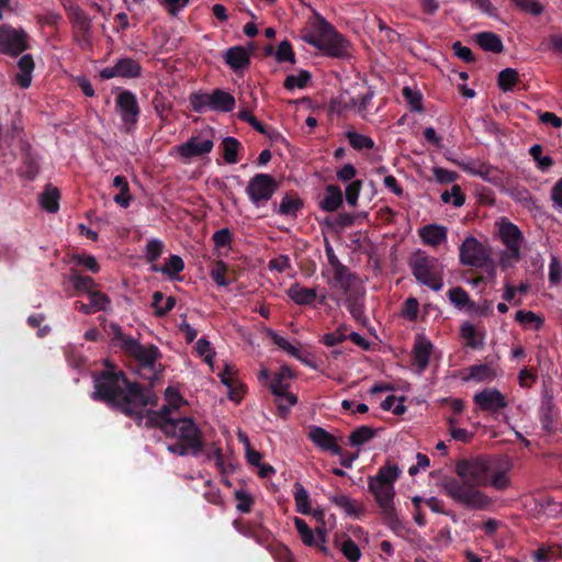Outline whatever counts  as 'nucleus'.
<instances>
[{"mask_svg": "<svg viewBox=\"0 0 562 562\" xmlns=\"http://www.w3.org/2000/svg\"><path fill=\"white\" fill-rule=\"evenodd\" d=\"M69 281L71 282L74 289L79 293H87L89 295L90 292L94 291V280L89 276H82L78 273L76 270H72L69 277Z\"/></svg>", "mask_w": 562, "mask_h": 562, "instance_id": "36", "label": "nucleus"}, {"mask_svg": "<svg viewBox=\"0 0 562 562\" xmlns=\"http://www.w3.org/2000/svg\"><path fill=\"white\" fill-rule=\"evenodd\" d=\"M116 102L123 121L134 125L139 114V106L135 95L130 91H123L119 94Z\"/></svg>", "mask_w": 562, "mask_h": 562, "instance_id": "14", "label": "nucleus"}, {"mask_svg": "<svg viewBox=\"0 0 562 562\" xmlns=\"http://www.w3.org/2000/svg\"><path fill=\"white\" fill-rule=\"evenodd\" d=\"M176 305V299L173 296L165 295L160 291H156L153 294L151 306L155 308V315L162 317L167 315Z\"/></svg>", "mask_w": 562, "mask_h": 562, "instance_id": "34", "label": "nucleus"}, {"mask_svg": "<svg viewBox=\"0 0 562 562\" xmlns=\"http://www.w3.org/2000/svg\"><path fill=\"white\" fill-rule=\"evenodd\" d=\"M491 256V248L473 236L467 237L459 247V260L462 266L476 268L485 265Z\"/></svg>", "mask_w": 562, "mask_h": 562, "instance_id": "7", "label": "nucleus"}, {"mask_svg": "<svg viewBox=\"0 0 562 562\" xmlns=\"http://www.w3.org/2000/svg\"><path fill=\"white\" fill-rule=\"evenodd\" d=\"M175 437L188 443L191 448V454L193 456H199L204 448L202 432L191 417L178 418L177 434Z\"/></svg>", "mask_w": 562, "mask_h": 562, "instance_id": "9", "label": "nucleus"}, {"mask_svg": "<svg viewBox=\"0 0 562 562\" xmlns=\"http://www.w3.org/2000/svg\"><path fill=\"white\" fill-rule=\"evenodd\" d=\"M475 42L486 52L501 54L504 50V45L499 36L492 32H482L476 34Z\"/></svg>", "mask_w": 562, "mask_h": 562, "instance_id": "29", "label": "nucleus"}, {"mask_svg": "<svg viewBox=\"0 0 562 562\" xmlns=\"http://www.w3.org/2000/svg\"><path fill=\"white\" fill-rule=\"evenodd\" d=\"M307 438L322 451L331 454H341L342 449L337 443L336 437L319 426H311Z\"/></svg>", "mask_w": 562, "mask_h": 562, "instance_id": "13", "label": "nucleus"}, {"mask_svg": "<svg viewBox=\"0 0 562 562\" xmlns=\"http://www.w3.org/2000/svg\"><path fill=\"white\" fill-rule=\"evenodd\" d=\"M521 259V249L513 247V249H505L499 255V266L502 270H507L514 267Z\"/></svg>", "mask_w": 562, "mask_h": 562, "instance_id": "47", "label": "nucleus"}, {"mask_svg": "<svg viewBox=\"0 0 562 562\" xmlns=\"http://www.w3.org/2000/svg\"><path fill=\"white\" fill-rule=\"evenodd\" d=\"M60 190L52 183H46L43 191L38 193L37 202L40 207L50 214L59 211Z\"/></svg>", "mask_w": 562, "mask_h": 562, "instance_id": "16", "label": "nucleus"}, {"mask_svg": "<svg viewBox=\"0 0 562 562\" xmlns=\"http://www.w3.org/2000/svg\"><path fill=\"white\" fill-rule=\"evenodd\" d=\"M469 375L465 380H473L475 382L492 381L496 376L494 367L490 363H480L469 367Z\"/></svg>", "mask_w": 562, "mask_h": 562, "instance_id": "30", "label": "nucleus"}, {"mask_svg": "<svg viewBox=\"0 0 562 562\" xmlns=\"http://www.w3.org/2000/svg\"><path fill=\"white\" fill-rule=\"evenodd\" d=\"M346 326H339L335 331L323 335L321 342L328 347L337 346L347 339Z\"/></svg>", "mask_w": 562, "mask_h": 562, "instance_id": "58", "label": "nucleus"}, {"mask_svg": "<svg viewBox=\"0 0 562 562\" xmlns=\"http://www.w3.org/2000/svg\"><path fill=\"white\" fill-rule=\"evenodd\" d=\"M498 86L503 91L512 90L518 82V72L516 69L506 68L498 74Z\"/></svg>", "mask_w": 562, "mask_h": 562, "instance_id": "49", "label": "nucleus"}, {"mask_svg": "<svg viewBox=\"0 0 562 562\" xmlns=\"http://www.w3.org/2000/svg\"><path fill=\"white\" fill-rule=\"evenodd\" d=\"M294 525L302 542L305 546L313 547L314 544H316L317 535L315 536V532L310 528V526L306 524L304 519L295 517Z\"/></svg>", "mask_w": 562, "mask_h": 562, "instance_id": "42", "label": "nucleus"}, {"mask_svg": "<svg viewBox=\"0 0 562 562\" xmlns=\"http://www.w3.org/2000/svg\"><path fill=\"white\" fill-rule=\"evenodd\" d=\"M513 4L519 10L538 16L543 12V5L538 0H512Z\"/></svg>", "mask_w": 562, "mask_h": 562, "instance_id": "52", "label": "nucleus"}, {"mask_svg": "<svg viewBox=\"0 0 562 562\" xmlns=\"http://www.w3.org/2000/svg\"><path fill=\"white\" fill-rule=\"evenodd\" d=\"M155 112L162 123H167V113L172 110L170 102L161 92H157L153 100Z\"/></svg>", "mask_w": 562, "mask_h": 562, "instance_id": "46", "label": "nucleus"}, {"mask_svg": "<svg viewBox=\"0 0 562 562\" xmlns=\"http://www.w3.org/2000/svg\"><path fill=\"white\" fill-rule=\"evenodd\" d=\"M474 404L483 412L496 415L507 407L508 402L502 392L495 387L484 389L473 396Z\"/></svg>", "mask_w": 562, "mask_h": 562, "instance_id": "11", "label": "nucleus"}, {"mask_svg": "<svg viewBox=\"0 0 562 562\" xmlns=\"http://www.w3.org/2000/svg\"><path fill=\"white\" fill-rule=\"evenodd\" d=\"M212 240L216 248H229L233 241V233L228 228H222L216 231Z\"/></svg>", "mask_w": 562, "mask_h": 562, "instance_id": "64", "label": "nucleus"}, {"mask_svg": "<svg viewBox=\"0 0 562 562\" xmlns=\"http://www.w3.org/2000/svg\"><path fill=\"white\" fill-rule=\"evenodd\" d=\"M270 552L277 562H295L291 550L283 543L272 544Z\"/></svg>", "mask_w": 562, "mask_h": 562, "instance_id": "59", "label": "nucleus"}, {"mask_svg": "<svg viewBox=\"0 0 562 562\" xmlns=\"http://www.w3.org/2000/svg\"><path fill=\"white\" fill-rule=\"evenodd\" d=\"M311 78V75L306 70H301L299 76L290 75L285 78L284 87L289 90H292L294 88H304L306 87L308 80Z\"/></svg>", "mask_w": 562, "mask_h": 562, "instance_id": "62", "label": "nucleus"}, {"mask_svg": "<svg viewBox=\"0 0 562 562\" xmlns=\"http://www.w3.org/2000/svg\"><path fill=\"white\" fill-rule=\"evenodd\" d=\"M440 198L443 203H451L456 207L462 206L465 201V195L458 184H453L450 190L443 191Z\"/></svg>", "mask_w": 562, "mask_h": 562, "instance_id": "45", "label": "nucleus"}, {"mask_svg": "<svg viewBox=\"0 0 562 562\" xmlns=\"http://www.w3.org/2000/svg\"><path fill=\"white\" fill-rule=\"evenodd\" d=\"M184 262L178 255H171L166 263L161 267L160 271L168 277L172 278L183 271Z\"/></svg>", "mask_w": 562, "mask_h": 562, "instance_id": "51", "label": "nucleus"}, {"mask_svg": "<svg viewBox=\"0 0 562 562\" xmlns=\"http://www.w3.org/2000/svg\"><path fill=\"white\" fill-rule=\"evenodd\" d=\"M106 334L111 337V344L124 350V341L132 340L133 337L125 335L116 323H111L105 327Z\"/></svg>", "mask_w": 562, "mask_h": 562, "instance_id": "44", "label": "nucleus"}, {"mask_svg": "<svg viewBox=\"0 0 562 562\" xmlns=\"http://www.w3.org/2000/svg\"><path fill=\"white\" fill-rule=\"evenodd\" d=\"M499 237L502 243L506 246V249H513V247L521 248L524 240L522 233L517 225L506 218H502L499 223Z\"/></svg>", "mask_w": 562, "mask_h": 562, "instance_id": "17", "label": "nucleus"}, {"mask_svg": "<svg viewBox=\"0 0 562 562\" xmlns=\"http://www.w3.org/2000/svg\"><path fill=\"white\" fill-rule=\"evenodd\" d=\"M70 21L74 27L81 34L82 38L86 41L87 35L91 29V19H89L83 11L79 8H71L69 14Z\"/></svg>", "mask_w": 562, "mask_h": 562, "instance_id": "32", "label": "nucleus"}, {"mask_svg": "<svg viewBox=\"0 0 562 562\" xmlns=\"http://www.w3.org/2000/svg\"><path fill=\"white\" fill-rule=\"evenodd\" d=\"M213 111L231 112L235 106V98L222 89H215L212 92Z\"/></svg>", "mask_w": 562, "mask_h": 562, "instance_id": "31", "label": "nucleus"}, {"mask_svg": "<svg viewBox=\"0 0 562 562\" xmlns=\"http://www.w3.org/2000/svg\"><path fill=\"white\" fill-rule=\"evenodd\" d=\"M223 147H224V153H223L224 160L228 164L236 162L238 147H239L238 140L234 137H226L223 140Z\"/></svg>", "mask_w": 562, "mask_h": 562, "instance_id": "53", "label": "nucleus"}, {"mask_svg": "<svg viewBox=\"0 0 562 562\" xmlns=\"http://www.w3.org/2000/svg\"><path fill=\"white\" fill-rule=\"evenodd\" d=\"M362 183L359 179L350 182L345 189V196L347 204L351 207H356L358 204V198L360 194Z\"/></svg>", "mask_w": 562, "mask_h": 562, "instance_id": "63", "label": "nucleus"}, {"mask_svg": "<svg viewBox=\"0 0 562 562\" xmlns=\"http://www.w3.org/2000/svg\"><path fill=\"white\" fill-rule=\"evenodd\" d=\"M335 286L338 285L345 294L352 293L363 288L360 278L357 273L351 272L350 269L345 266L342 269L334 272Z\"/></svg>", "mask_w": 562, "mask_h": 562, "instance_id": "15", "label": "nucleus"}, {"mask_svg": "<svg viewBox=\"0 0 562 562\" xmlns=\"http://www.w3.org/2000/svg\"><path fill=\"white\" fill-rule=\"evenodd\" d=\"M294 502L296 512L302 515H308L312 512L310 495L305 487L300 483L295 482L294 484Z\"/></svg>", "mask_w": 562, "mask_h": 562, "instance_id": "33", "label": "nucleus"}, {"mask_svg": "<svg viewBox=\"0 0 562 562\" xmlns=\"http://www.w3.org/2000/svg\"><path fill=\"white\" fill-rule=\"evenodd\" d=\"M213 148L211 139H201L199 136L191 137L187 143L178 147V153L184 158L202 156Z\"/></svg>", "mask_w": 562, "mask_h": 562, "instance_id": "18", "label": "nucleus"}, {"mask_svg": "<svg viewBox=\"0 0 562 562\" xmlns=\"http://www.w3.org/2000/svg\"><path fill=\"white\" fill-rule=\"evenodd\" d=\"M190 104L194 112H202L204 109H213L212 93L195 92L189 97Z\"/></svg>", "mask_w": 562, "mask_h": 562, "instance_id": "43", "label": "nucleus"}, {"mask_svg": "<svg viewBox=\"0 0 562 562\" xmlns=\"http://www.w3.org/2000/svg\"><path fill=\"white\" fill-rule=\"evenodd\" d=\"M171 409L169 404L164 405L159 411H148V427H158L167 437H173L177 434V420L170 416Z\"/></svg>", "mask_w": 562, "mask_h": 562, "instance_id": "12", "label": "nucleus"}, {"mask_svg": "<svg viewBox=\"0 0 562 562\" xmlns=\"http://www.w3.org/2000/svg\"><path fill=\"white\" fill-rule=\"evenodd\" d=\"M330 502L341 508L348 516L359 518L363 515V505L349 496L337 493L329 497Z\"/></svg>", "mask_w": 562, "mask_h": 562, "instance_id": "24", "label": "nucleus"}, {"mask_svg": "<svg viewBox=\"0 0 562 562\" xmlns=\"http://www.w3.org/2000/svg\"><path fill=\"white\" fill-rule=\"evenodd\" d=\"M113 187L120 190V192L113 196L114 202L122 207H128L132 195L130 194V188L126 178H113Z\"/></svg>", "mask_w": 562, "mask_h": 562, "instance_id": "38", "label": "nucleus"}, {"mask_svg": "<svg viewBox=\"0 0 562 562\" xmlns=\"http://www.w3.org/2000/svg\"><path fill=\"white\" fill-rule=\"evenodd\" d=\"M347 137L349 139L350 145L358 150L363 148L371 149L374 145L373 140L370 137L361 135L356 132H348Z\"/></svg>", "mask_w": 562, "mask_h": 562, "instance_id": "61", "label": "nucleus"}, {"mask_svg": "<svg viewBox=\"0 0 562 562\" xmlns=\"http://www.w3.org/2000/svg\"><path fill=\"white\" fill-rule=\"evenodd\" d=\"M403 95L412 112H424L423 97L419 91L413 90L411 87H405L403 89Z\"/></svg>", "mask_w": 562, "mask_h": 562, "instance_id": "50", "label": "nucleus"}, {"mask_svg": "<svg viewBox=\"0 0 562 562\" xmlns=\"http://www.w3.org/2000/svg\"><path fill=\"white\" fill-rule=\"evenodd\" d=\"M119 77L135 78L140 74L139 64L131 58H124L116 63Z\"/></svg>", "mask_w": 562, "mask_h": 562, "instance_id": "39", "label": "nucleus"}, {"mask_svg": "<svg viewBox=\"0 0 562 562\" xmlns=\"http://www.w3.org/2000/svg\"><path fill=\"white\" fill-rule=\"evenodd\" d=\"M401 470L396 464L382 465L375 476L369 477L368 490L374 496L384 524L394 532L404 528L394 506V483L400 477Z\"/></svg>", "mask_w": 562, "mask_h": 562, "instance_id": "3", "label": "nucleus"}, {"mask_svg": "<svg viewBox=\"0 0 562 562\" xmlns=\"http://www.w3.org/2000/svg\"><path fill=\"white\" fill-rule=\"evenodd\" d=\"M509 470L508 461L496 465L493 460L484 456L460 459L454 468L458 477L445 476L441 487L448 497L464 508L485 510L491 507L493 501L480 487L492 486L496 491L506 490L510 485L507 476Z\"/></svg>", "mask_w": 562, "mask_h": 562, "instance_id": "1", "label": "nucleus"}, {"mask_svg": "<svg viewBox=\"0 0 562 562\" xmlns=\"http://www.w3.org/2000/svg\"><path fill=\"white\" fill-rule=\"evenodd\" d=\"M274 403L277 406V415L285 419L291 411V407L297 403V396L293 393H285V395H276Z\"/></svg>", "mask_w": 562, "mask_h": 562, "instance_id": "37", "label": "nucleus"}, {"mask_svg": "<svg viewBox=\"0 0 562 562\" xmlns=\"http://www.w3.org/2000/svg\"><path fill=\"white\" fill-rule=\"evenodd\" d=\"M250 50L243 46H235L226 50L223 58L225 63L234 70L246 69L250 64Z\"/></svg>", "mask_w": 562, "mask_h": 562, "instance_id": "20", "label": "nucleus"}, {"mask_svg": "<svg viewBox=\"0 0 562 562\" xmlns=\"http://www.w3.org/2000/svg\"><path fill=\"white\" fill-rule=\"evenodd\" d=\"M123 353L133 360L139 369H146L151 372L147 379L153 386L159 379L161 370H157V361L161 358V352L155 345H142L137 339L124 341Z\"/></svg>", "mask_w": 562, "mask_h": 562, "instance_id": "4", "label": "nucleus"}, {"mask_svg": "<svg viewBox=\"0 0 562 562\" xmlns=\"http://www.w3.org/2000/svg\"><path fill=\"white\" fill-rule=\"evenodd\" d=\"M274 57L278 63L290 61L295 64V55L289 41H282L279 44Z\"/></svg>", "mask_w": 562, "mask_h": 562, "instance_id": "57", "label": "nucleus"}, {"mask_svg": "<svg viewBox=\"0 0 562 562\" xmlns=\"http://www.w3.org/2000/svg\"><path fill=\"white\" fill-rule=\"evenodd\" d=\"M460 336L465 340V346L472 349H481L484 346L485 336L473 324L464 322L460 328Z\"/></svg>", "mask_w": 562, "mask_h": 562, "instance_id": "27", "label": "nucleus"}, {"mask_svg": "<svg viewBox=\"0 0 562 562\" xmlns=\"http://www.w3.org/2000/svg\"><path fill=\"white\" fill-rule=\"evenodd\" d=\"M432 344L427 339L416 340L413 348V360L417 367V373H423L429 366Z\"/></svg>", "mask_w": 562, "mask_h": 562, "instance_id": "21", "label": "nucleus"}, {"mask_svg": "<svg viewBox=\"0 0 562 562\" xmlns=\"http://www.w3.org/2000/svg\"><path fill=\"white\" fill-rule=\"evenodd\" d=\"M360 98L350 95V91H346L345 95L330 102V110L341 114L344 111L349 109H357Z\"/></svg>", "mask_w": 562, "mask_h": 562, "instance_id": "40", "label": "nucleus"}, {"mask_svg": "<svg viewBox=\"0 0 562 562\" xmlns=\"http://www.w3.org/2000/svg\"><path fill=\"white\" fill-rule=\"evenodd\" d=\"M227 269L228 267L223 260L216 261L215 266L212 268L210 276L218 286H226L229 283L226 279Z\"/></svg>", "mask_w": 562, "mask_h": 562, "instance_id": "56", "label": "nucleus"}, {"mask_svg": "<svg viewBox=\"0 0 562 562\" xmlns=\"http://www.w3.org/2000/svg\"><path fill=\"white\" fill-rule=\"evenodd\" d=\"M286 294L297 305H310L317 299L315 289L302 286L297 282L288 289Z\"/></svg>", "mask_w": 562, "mask_h": 562, "instance_id": "26", "label": "nucleus"}, {"mask_svg": "<svg viewBox=\"0 0 562 562\" xmlns=\"http://www.w3.org/2000/svg\"><path fill=\"white\" fill-rule=\"evenodd\" d=\"M409 267L413 276L419 283L427 285L432 291H440L442 289V271L438 259L418 251L411 259Z\"/></svg>", "mask_w": 562, "mask_h": 562, "instance_id": "6", "label": "nucleus"}, {"mask_svg": "<svg viewBox=\"0 0 562 562\" xmlns=\"http://www.w3.org/2000/svg\"><path fill=\"white\" fill-rule=\"evenodd\" d=\"M35 63L30 54L23 55L18 61L19 71L15 75V81L21 88H29L32 82V72Z\"/></svg>", "mask_w": 562, "mask_h": 562, "instance_id": "25", "label": "nucleus"}, {"mask_svg": "<svg viewBox=\"0 0 562 562\" xmlns=\"http://www.w3.org/2000/svg\"><path fill=\"white\" fill-rule=\"evenodd\" d=\"M29 48V36L23 29L4 24L0 26V52L18 56Z\"/></svg>", "mask_w": 562, "mask_h": 562, "instance_id": "8", "label": "nucleus"}, {"mask_svg": "<svg viewBox=\"0 0 562 562\" xmlns=\"http://www.w3.org/2000/svg\"><path fill=\"white\" fill-rule=\"evenodd\" d=\"M164 244L159 239H150L145 247V257L148 262H155L162 254Z\"/></svg>", "mask_w": 562, "mask_h": 562, "instance_id": "60", "label": "nucleus"}, {"mask_svg": "<svg viewBox=\"0 0 562 562\" xmlns=\"http://www.w3.org/2000/svg\"><path fill=\"white\" fill-rule=\"evenodd\" d=\"M304 40L328 56L336 58H345L348 56L349 43L325 20L319 22L318 33L316 35L305 36Z\"/></svg>", "mask_w": 562, "mask_h": 562, "instance_id": "5", "label": "nucleus"}, {"mask_svg": "<svg viewBox=\"0 0 562 562\" xmlns=\"http://www.w3.org/2000/svg\"><path fill=\"white\" fill-rule=\"evenodd\" d=\"M375 429L370 426H360L349 435V443L352 447H360L375 437Z\"/></svg>", "mask_w": 562, "mask_h": 562, "instance_id": "35", "label": "nucleus"}, {"mask_svg": "<svg viewBox=\"0 0 562 562\" xmlns=\"http://www.w3.org/2000/svg\"><path fill=\"white\" fill-rule=\"evenodd\" d=\"M448 296L450 302L457 307V308H463L465 307L469 302L470 297L465 290H463L461 286H456L449 290Z\"/></svg>", "mask_w": 562, "mask_h": 562, "instance_id": "54", "label": "nucleus"}, {"mask_svg": "<svg viewBox=\"0 0 562 562\" xmlns=\"http://www.w3.org/2000/svg\"><path fill=\"white\" fill-rule=\"evenodd\" d=\"M554 417L553 402L551 400L543 402L540 408V422L546 431L551 432L553 430Z\"/></svg>", "mask_w": 562, "mask_h": 562, "instance_id": "41", "label": "nucleus"}, {"mask_svg": "<svg viewBox=\"0 0 562 562\" xmlns=\"http://www.w3.org/2000/svg\"><path fill=\"white\" fill-rule=\"evenodd\" d=\"M303 206L304 202L301 198L286 193L280 202L278 214L295 218Z\"/></svg>", "mask_w": 562, "mask_h": 562, "instance_id": "28", "label": "nucleus"}, {"mask_svg": "<svg viewBox=\"0 0 562 562\" xmlns=\"http://www.w3.org/2000/svg\"><path fill=\"white\" fill-rule=\"evenodd\" d=\"M278 188L279 183L276 178H251L246 192L250 201L256 206H260L271 199Z\"/></svg>", "mask_w": 562, "mask_h": 562, "instance_id": "10", "label": "nucleus"}, {"mask_svg": "<svg viewBox=\"0 0 562 562\" xmlns=\"http://www.w3.org/2000/svg\"><path fill=\"white\" fill-rule=\"evenodd\" d=\"M364 288L346 294L345 305L351 316L359 323L364 324L367 317L364 315Z\"/></svg>", "mask_w": 562, "mask_h": 562, "instance_id": "19", "label": "nucleus"}, {"mask_svg": "<svg viewBox=\"0 0 562 562\" xmlns=\"http://www.w3.org/2000/svg\"><path fill=\"white\" fill-rule=\"evenodd\" d=\"M460 166L462 171L473 173L475 176H487L488 173L496 171V168L480 160H472L468 164H460Z\"/></svg>", "mask_w": 562, "mask_h": 562, "instance_id": "48", "label": "nucleus"}, {"mask_svg": "<svg viewBox=\"0 0 562 562\" xmlns=\"http://www.w3.org/2000/svg\"><path fill=\"white\" fill-rule=\"evenodd\" d=\"M88 296H89V300L91 302V305H92L94 312H99V311L105 312L110 308L111 300L105 293L100 292V291H93V292H90V294Z\"/></svg>", "mask_w": 562, "mask_h": 562, "instance_id": "55", "label": "nucleus"}, {"mask_svg": "<svg viewBox=\"0 0 562 562\" xmlns=\"http://www.w3.org/2000/svg\"><path fill=\"white\" fill-rule=\"evenodd\" d=\"M448 231L438 224H428L419 229V236L424 244L436 247L447 240Z\"/></svg>", "mask_w": 562, "mask_h": 562, "instance_id": "23", "label": "nucleus"}, {"mask_svg": "<svg viewBox=\"0 0 562 562\" xmlns=\"http://www.w3.org/2000/svg\"><path fill=\"white\" fill-rule=\"evenodd\" d=\"M104 370L92 374L91 398L140 425L146 407L156 405L157 396L143 384L131 381L123 370L109 360L104 361Z\"/></svg>", "mask_w": 562, "mask_h": 562, "instance_id": "2", "label": "nucleus"}, {"mask_svg": "<svg viewBox=\"0 0 562 562\" xmlns=\"http://www.w3.org/2000/svg\"><path fill=\"white\" fill-rule=\"evenodd\" d=\"M342 203L344 194L341 189L338 186L328 184L325 188L323 199L318 202V206L325 212H335L342 205Z\"/></svg>", "mask_w": 562, "mask_h": 562, "instance_id": "22", "label": "nucleus"}]
</instances>
